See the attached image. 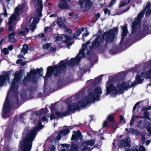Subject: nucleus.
<instances>
[{
    "label": "nucleus",
    "mask_w": 151,
    "mask_h": 151,
    "mask_svg": "<svg viewBox=\"0 0 151 151\" xmlns=\"http://www.w3.org/2000/svg\"><path fill=\"white\" fill-rule=\"evenodd\" d=\"M102 93V89L100 87H94L89 93L88 96L83 97L75 102L73 101L72 104H69L67 107L68 111L65 113L59 112L55 109H51L52 114L50 116V120L65 116L69 114L70 112H73L76 110L84 107L89 103L94 102L96 100L99 101V97Z\"/></svg>",
    "instance_id": "nucleus-1"
},
{
    "label": "nucleus",
    "mask_w": 151,
    "mask_h": 151,
    "mask_svg": "<svg viewBox=\"0 0 151 151\" xmlns=\"http://www.w3.org/2000/svg\"><path fill=\"white\" fill-rule=\"evenodd\" d=\"M117 28H115L114 29H111L108 32L104 33L101 36L100 33H98L97 35L93 36L90 40H94L93 42L90 43L87 42L86 43V44H83L82 48L75 57L76 61L73 63H69V65L72 66L75 63H78L81 58L86 56L85 55H88L89 53V51L93 47H99L104 40L107 42L112 41L115 36L117 35Z\"/></svg>",
    "instance_id": "nucleus-2"
},
{
    "label": "nucleus",
    "mask_w": 151,
    "mask_h": 151,
    "mask_svg": "<svg viewBox=\"0 0 151 151\" xmlns=\"http://www.w3.org/2000/svg\"><path fill=\"white\" fill-rule=\"evenodd\" d=\"M151 77V69L146 72H143L139 76H136L135 81L132 83L130 81L128 82H121L118 84L116 88L111 83V82L109 80L106 84V95L110 93L112 96H114L117 94L122 93L124 90H126L130 87L133 86L137 84L141 83L144 80V78H148Z\"/></svg>",
    "instance_id": "nucleus-3"
},
{
    "label": "nucleus",
    "mask_w": 151,
    "mask_h": 151,
    "mask_svg": "<svg viewBox=\"0 0 151 151\" xmlns=\"http://www.w3.org/2000/svg\"><path fill=\"white\" fill-rule=\"evenodd\" d=\"M24 73V70L22 69L16 72L14 78L12 82L10 90L8 92V95L4 105L2 116L4 119L9 116V112L11 105L9 102L8 99L9 97V96L12 93L13 94L14 96V99H13L15 101V103L14 104V105L15 106L14 107L17 108L18 107V96L17 91L19 86L20 83L21 82L20 77L21 76H22Z\"/></svg>",
    "instance_id": "nucleus-4"
},
{
    "label": "nucleus",
    "mask_w": 151,
    "mask_h": 151,
    "mask_svg": "<svg viewBox=\"0 0 151 151\" xmlns=\"http://www.w3.org/2000/svg\"><path fill=\"white\" fill-rule=\"evenodd\" d=\"M42 1L40 0H38V1L35 0L34 5L36 8L35 12L36 18H32L30 20L26 21L22 26L17 31L18 35L21 36H25L29 32V29L28 27L29 25V29L31 30L35 29L36 24L39 22V17H42Z\"/></svg>",
    "instance_id": "nucleus-5"
},
{
    "label": "nucleus",
    "mask_w": 151,
    "mask_h": 151,
    "mask_svg": "<svg viewBox=\"0 0 151 151\" xmlns=\"http://www.w3.org/2000/svg\"><path fill=\"white\" fill-rule=\"evenodd\" d=\"M43 128V126L41 124L40 121L38 123V126L32 128L29 130L26 129L23 133V135H26V137L23 139L20 143V147L22 151H30L32 146V142L35 138L37 133L39 130Z\"/></svg>",
    "instance_id": "nucleus-6"
},
{
    "label": "nucleus",
    "mask_w": 151,
    "mask_h": 151,
    "mask_svg": "<svg viewBox=\"0 0 151 151\" xmlns=\"http://www.w3.org/2000/svg\"><path fill=\"white\" fill-rule=\"evenodd\" d=\"M76 58H72L69 61H67L66 60H61L60 63L57 65L53 67L49 66L47 68V71L45 77H44L45 80V83H46L47 78L51 76L52 74L56 76L60 73L62 71L65 70L67 64L71 66H73L75 64L78 63H75L73 65H70L69 63H73L76 60ZM45 85V84H44Z\"/></svg>",
    "instance_id": "nucleus-7"
},
{
    "label": "nucleus",
    "mask_w": 151,
    "mask_h": 151,
    "mask_svg": "<svg viewBox=\"0 0 151 151\" xmlns=\"http://www.w3.org/2000/svg\"><path fill=\"white\" fill-rule=\"evenodd\" d=\"M26 6L25 4L19 5L16 7L14 12L12 14L9 19L8 24L9 25V30L11 31L15 28V22L17 20L18 16L22 12V10Z\"/></svg>",
    "instance_id": "nucleus-8"
},
{
    "label": "nucleus",
    "mask_w": 151,
    "mask_h": 151,
    "mask_svg": "<svg viewBox=\"0 0 151 151\" xmlns=\"http://www.w3.org/2000/svg\"><path fill=\"white\" fill-rule=\"evenodd\" d=\"M94 143V140L91 139L83 141L80 147H78L76 145L73 144L70 151H90V148L88 146H92Z\"/></svg>",
    "instance_id": "nucleus-9"
},
{
    "label": "nucleus",
    "mask_w": 151,
    "mask_h": 151,
    "mask_svg": "<svg viewBox=\"0 0 151 151\" xmlns=\"http://www.w3.org/2000/svg\"><path fill=\"white\" fill-rule=\"evenodd\" d=\"M43 68H40L36 70L32 69L29 73H28L27 77H25L23 80V84L25 85L27 82L31 80L33 82H36L37 81L38 77L37 75L42 76V72L43 71Z\"/></svg>",
    "instance_id": "nucleus-10"
},
{
    "label": "nucleus",
    "mask_w": 151,
    "mask_h": 151,
    "mask_svg": "<svg viewBox=\"0 0 151 151\" xmlns=\"http://www.w3.org/2000/svg\"><path fill=\"white\" fill-rule=\"evenodd\" d=\"M145 12L144 11L140 13L138 15L137 19L134 21L132 26V33L134 34L135 32L136 29L139 28L140 24L141 19L143 17Z\"/></svg>",
    "instance_id": "nucleus-11"
},
{
    "label": "nucleus",
    "mask_w": 151,
    "mask_h": 151,
    "mask_svg": "<svg viewBox=\"0 0 151 151\" xmlns=\"http://www.w3.org/2000/svg\"><path fill=\"white\" fill-rule=\"evenodd\" d=\"M79 3L83 11L89 9L92 6V2L90 0H79Z\"/></svg>",
    "instance_id": "nucleus-12"
},
{
    "label": "nucleus",
    "mask_w": 151,
    "mask_h": 151,
    "mask_svg": "<svg viewBox=\"0 0 151 151\" xmlns=\"http://www.w3.org/2000/svg\"><path fill=\"white\" fill-rule=\"evenodd\" d=\"M66 19L64 17H59L57 18V23L60 28L63 29H65V31L68 32L69 33L72 32V31L69 28L67 27L63 23L66 21Z\"/></svg>",
    "instance_id": "nucleus-13"
},
{
    "label": "nucleus",
    "mask_w": 151,
    "mask_h": 151,
    "mask_svg": "<svg viewBox=\"0 0 151 151\" xmlns=\"http://www.w3.org/2000/svg\"><path fill=\"white\" fill-rule=\"evenodd\" d=\"M9 73L5 72L2 75H0V87L1 86L5 85L7 82L10 83Z\"/></svg>",
    "instance_id": "nucleus-14"
},
{
    "label": "nucleus",
    "mask_w": 151,
    "mask_h": 151,
    "mask_svg": "<svg viewBox=\"0 0 151 151\" xmlns=\"http://www.w3.org/2000/svg\"><path fill=\"white\" fill-rule=\"evenodd\" d=\"M63 40V41L65 43H67L68 41L71 40V38L67 35H60L56 37L55 40L58 41L61 40Z\"/></svg>",
    "instance_id": "nucleus-15"
},
{
    "label": "nucleus",
    "mask_w": 151,
    "mask_h": 151,
    "mask_svg": "<svg viewBox=\"0 0 151 151\" xmlns=\"http://www.w3.org/2000/svg\"><path fill=\"white\" fill-rule=\"evenodd\" d=\"M146 123L143 124L142 122L140 121L138 122L137 127L138 128L141 129L143 128L144 127H146L147 129L149 134L150 135H151V124H150L149 126L146 127L145 126Z\"/></svg>",
    "instance_id": "nucleus-16"
},
{
    "label": "nucleus",
    "mask_w": 151,
    "mask_h": 151,
    "mask_svg": "<svg viewBox=\"0 0 151 151\" xmlns=\"http://www.w3.org/2000/svg\"><path fill=\"white\" fill-rule=\"evenodd\" d=\"M70 132V130L68 128H67L65 130H63L61 131L59 133V134L58 136L56 139H55V143L57 144V140L58 141V140H59L61 137V135H65L67 134L68 133Z\"/></svg>",
    "instance_id": "nucleus-17"
},
{
    "label": "nucleus",
    "mask_w": 151,
    "mask_h": 151,
    "mask_svg": "<svg viewBox=\"0 0 151 151\" xmlns=\"http://www.w3.org/2000/svg\"><path fill=\"white\" fill-rule=\"evenodd\" d=\"M82 138V137L81 136V133L79 131H77L76 132L74 131L72 137V140H77L78 139L81 140Z\"/></svg>",
    "instance_id": "nucleus-18"
},
{
    "label": "nucleus",
    "mask_w": 151,
    "mask_h": 151,
    "mask_svg": "<svg viewBox=\"0 0 151 151\" xmlns=\"http://www.w3.org/2000/svg\"><path fill=\"white\" fill-rule=\"evenodd\" d=\"M129 138H127L125 139H123L119 142L118 145L120 147L128 146L129 145Z\"/></svg>",
    "instance_id": "nucleus-19"
},
{
    "label": "nucleus",
    "mask_w": 151,
    "mask_h": 151,
    "mask_svg": "<svg viewBox=\"0 0 151 151\" xmlns=\"http://www.w3.org/2000/svg\"><path fill=\"white\" fill-rule=\"evenodd\" d=\"M58 6L61 9H67L69 8V6L66 1L64 0H60Z\"/></svg>",
    "instance_id": "nucleus-20"
},
{
    "label": "nucleus",
    "mask_w": 151,
    "mask_h": 151,
    "mask_svg": "<svg viewBox=\"0 0 151 151\" xmlns=\"http://www.w3.org/2000/svg\"><path fill=\"white\" fill-rule=\"evenodd\" d=\"M127 28V25H124L122 27V40L121 42V43L124 40V37L127 35V34L128 33Z\"/></svg>",
    "instance_id": "nucleus-21"
},
{
    "label": "nucleus",
    "mask_w": 151,
    "mask_h": 151,
    "mask_svg": "<svg viewBox=\"0 0 151 151\" xmlns=\"http://www.w3.org/2000/svg\"><path fill=\"white\" fill-rule=\"evenodd\" d=\"M15 33L13 32L9 34V41L10 42H14L17 40L16 37L15 36Z\"/></svg>",
    "instance_id": "nucleus-22"
},
{
    "label": "nucleus",
    "mask_w": 151,
    "mask_h": 151,
    "mask_svg": "<svg viewBox=\"0 0 151 151\" xmlns=\"http://www.w3.org/2000/svg\"><path fill=\"white\" fill-rule=\"evenodd\" d=\"M126 151H146L145 148L142 146H140L138 150L136 148H134L130 149H127Z\"/></svg>",
    "instance_id": "nucleus-23"
},
{
    "label": "nucleus",
    "mask_w": 151,
    "mask_h": 151,
    "mask_svg": "<svg viewBox=\"0 0 151 151\" xmlns=\"http://www.w3.org/2000/svg\"><path fill=\"white\" fill-rule=\"evenodd\" d=\"M84 29L83 27L81 29H79L74 33L73 37L76 38H77L79 35L81 33V32L84 31Z\"/></svg>",
    "instance_id": "nucleus-24"
},
{
    "label": "nucleus",
    "mask_w": 151,
    "mask_h": 151,
    "mask_svg": "<svg viewBox=\"0 0 151 151\" xmlns=\"http://www.w3.org/2000/svg\"><path fill=\"white\" fill-rule=\"evenodd\" d=\"M69 147V145L67 144H61L58 147L59 149V148H62V149L60 151H65L67 150Z\"/></svg>",
    "instance_id": "nucleus-25"
},
{
    "label": "nucleus",
    "mask_w": 151,
    "mask_h": 151,
    "mask_svg": "<svg viewBox=\"0 0 151 151\" xmlns=\"http://www.w3.org/2000/svg\"><path fill=\"white\" fill-rule=\"evenodd\" d=\"M151 5L150 4H148L146 5L145 10L147 11L146 14L148 15L151 14V7H150Z\"/></svg>",
    "instance_id": "nucleus-26"
},
{
    "label": "nucleus",
    "mask_w": 151,
    "mask_h": 151,
    "mask_svg": "<svg viewBox=\"0 0 151 151\" xmlns=\"http://www.w3.org/2000/svg\"><path fill=\"white\" fill-rule=\"evenodd\" d=\"M28 47L27 45H24L23 46V48L21 51V53L22 55H24L28 51Z\"/></svg>",
    "instance_id": "nucleus-27"
},
{
    "label": "nucleus",
    "mask_w": 151,
    "mask_h": 151,
    "mask_svg": "<svg viewBox=\"0 0 151 151\" xmlns=\"http://www.w3.org/2000/svg\"><path fill=\"white\" fill-rule=\"evenodd\" d=\"M131 0H128L127 1L125 2L122 1H121L120 3V4L119 6V7H123L127 4Z\"/></svg>",
    "instance_id": "nucleus-28"
},
{
    "label": "nucleus",
    "mask_w": 151,
    "mask_h": 151,
    "mask_svg": "<svg viewBox=\"0 0 151 151\" xmlns=\"http://www.w3.org/2000/svg\"><path fill=\"white\" fill-rule=\"evenodd\" d=\"M119 118L120 120V123L121 124H123L125 123L124 118L123 116L120 115L119 116Z\"/></svg>",
    "instance_id": "nucleus-29"
},
{
    "label": "nucleus",
    "mask_w": 151,
    "mask_h": 151,
    "mask_svg": "<svg viewBox=\"0 0 151 151\" xmlns=\"http://www.w3.org/2000/svg\"><path fill=\"white\" fill-rule=\"evenodd\" d=\"M22 59H19L17 61V64H19L20 63H21V65L22 66H24L26 64V62L24 61L22 62Z\"/></svg>",
    "instance_id": "nucleus-30"
},
{
    "label": "nucleus",
    "mask_w": 151,
    "mask_h": 151,
    "mask_svg": "<svg viewBox=\"0 0 151 151\" xmlns=\"http://www.w3.org/2000/svg\"><path fill=\"white\" fill-rule=\"evenodd\" d=\"M137 116H133L132 117V119H131V122H130V125L131 126H132L134 124V121L135 118H137Z\"/></svg>",
    "instance_id": "nucleus-31"
},
{
    "label": "nucleus",
    "mask_w": 151,
    "mask_h": 151,
    "mask_svg": "<svg viewBox=\"0 0 151 151\" xmlns=\"http://www.w3.org/2000/svg\"><path fill=\"white\" fill-rule=\"evenodd\" d=\"M101 76H98L95 80V83L98 84L101 81Z\"/></svg>",
    "instance_id": "nucleus-32"
},
{
    "label": "nucleus",
    "mask_w": 151,
    "mask_h": 151,
    "mask_svg": "<svg viewBox=\"0 0 151 151\" xmlns=\"http://www.w3.org/2000/svg\"><path fill=\"white\" fill-rule=\"evenodd\" d=\"M50 46V44L49 43H46L43 45V48L44 49H47Z\"/></svg>",
    "instance_id": "nucleus-33"
},
{
    "label": "nucleus",
    "mask_w": 151,
    "mask_h": 151,
    "mask_svg": "<svg viewBox=\"0 0 151 151\" xmlns=\"http://www.w3.org/2000/svg\"><path fill=\"white\" fill-rule=\"evenodd\" d=\"M111 127L114 129H116L118 127L117 124L115 122L113 123Z\"/></svg>",
    "instance_id": "nucleus-34"
},
{
    "label": "nucleus",
    "mask_w": 151,
    "mask_h": 151,
    "mask_svg": "<svg viewBox=\"0 0 151 151\" xmlns=\"http://www.w3.org/2000/svg\"><path fill=\"white\" fill-rule=\"evenodd\" d=\"M2 52L5 55L8 54L9 53L7 49L6 48L3 49L2 50Z\"/></svg>",
    "instance_id": "nucleus-35"
},
{
    "label": "nucleus",
    "mask_w": 151,
    "mask_h": 151,
    "mask_svg": "<svg viewBox=\"0 0 151 151\" xmlns=\"http://www.w3.org/2000/svg\"><path fill=\"white\" fill-rule=\"evenodd\" d=\"M104 12L105 14H107L109 15L110 14V11L107 9H104Z\"/></svg>",
    "instance_id": "nucleus-36"
},
{
    "label": "nucleus",
    "mask_w": 151,
    "mask_h": 151,
    "mask_svg": "<svg viewBox=\"0 0 151 151\" xmlns=\"http://www.w3.org/2000/svg\"><path fill=\"white\" fill-rule=\"evenodd\" d=\"M107 119L110 121L112 122L113 121L114 118L113 116L111 115H109L108 116Z\"/></svg>",
    "instance_id": "nucleus-37"
},
{
    "label": "nucleus",
    "mask_w": 151,
    "mask_h": 151,
    "mask_svg": "<svg viewBox=\"0 0 151 151\" xmlns=\"http://www.w3.org/2000/svg\"><path fill=\"white\" fill-rule=\"evenodd\" d=\"M129 132H133V133L137 134L138 131L136 129H131L129 130Z\"/></svg>",
    "instance_id": "nucleus-38"
},
{
    "label": "nucleus",
    "mask_w": 151,
    "mask_h": 151,
    "mask_svg": "<svg viewBox=\"0 0 151 151\" xmlns=\"http://www.w3.org/2000/svg\"><path fill=\"white\" fill-rule=\"evenodd\" d=\"M3 9L4 10V17H6L7 16L8 14L6 12V8L5 7H3Z\"/></svg>",
    "instance_id": "nucleus-39"
},
{
    "label": "nucleus",
    "mask_w": 151,
    "mask_h": 151,
    "mask_svg": "<svg viewBox=\"0 0 151 151\" xmlns=\"http://www.w3.org/2000/svg\"><path fill=\"white\" fill-rule=\"evenodd\" d=\"M55 147L54 145H52L50 147V151H55Z\"/></svg>",
    "instance_id": "nucleus-40"
},
{
    "label": "nucleus",
    "mask_w": 151,
    "mask_h": 151,
    "mask_svg": "<svg viewBox=\"0 0 151 151\" xmlns=\"http://www.w3.org/2000/svg\"><path fill=\"white\" fill-rule=\"evenodd\" d=\"M148 115L149 114L146 111L144 112V116L145 117L147 118L148 117Z\"/></svg>",
    "instance_id": "nucleus-41"
},
{
    "label": "nucleus",
    "mask_w": 151,
    "mask_h": 151,
    "mask_svg": "<svg viewBox=\"0 0 151 151\" xmlns=\"http://www.w3.org/2000/svg\"><path fill=\"white\" fill-rule=\"evenodd\" d=\"M109 123V122L107 121H104L103 124V127H105Z\"/></svg>",
    "instance_id": "nucleus-42"
},
{
    "label": "nucleus",
    "mask_w": 151,
    "mask_h": 151,
    "mask_svg": "<svg viewBox=\"0 0 151 151\" xmlns=\"http://www.w3.org/2000/svg\"><path fill=\"white\" fill-rule=\"evenodd\" d=\"M47 119L45 116H43L42 117V122H43L45 121H47Z\"/></svg>",
    "instance_id": "nucleus-43"
},
{
    "label": "nucleus",
    "mask_w": 151,
    "mask_h": 151,
    "mask_svg": "<svg viewBox=\"0 0 151 151\" xmlns=\"http://www.w3.org/2000/svg\"><path fill=\"white\" fill-rule=\"evenodd\" d=\"M139 104V102L135 104V105H134V106L133 108V112L136 109V107L137 106H138Z\"/></svg>",
    "instance_id": "nucleus-44"
},
{
    "label": "nucleus",
    "mask_w": 151,
    "mask_h": 151,
    "mask_svg": "<svg viewBox=\"0 0 151 151\" xmlns=\"http://www.w3.org/2000/svg\"><path fill=\"white\" fill-rule=\"evenodd\" d=\"M130 8V7H128L127 9H126L125 10L122 11L121 12V14H118L120 15L121 14L123 13L124 12H126Z\"/></svg>",
    "instance_id": "nucleus-45"
},
{
    "label": "nucleus",
    "mask_w": 151,
    "mask_h": 151,
    "mask_svg": "<svg viewBox=\"0 0 151 151\" xmlns=\"http://www.w3.org/2000/svg\"><path fill=\"white\" fill-rule=\"evenodd\" d=\"M114 1L113 0H112L109 3V6H112L114 3Z\"/></svg>",
    "instance_id": "nucleus-46"
},
{
    "label": "nucleus",
    "mask_w": 151,
    "mask_h": 151,
    "mask_svg": "<svg viewBox=\"0 0 151 151\" xmlns=\"http://www.w3.org/2000/svg\"><path fill=\"white\" fill-rule=\"evenodd\" d=\"M141 140L142 141V144H144L145 142V137L143 136L142 137V138Z\"/></svg>",
    "instance_id": "nucleus-47"
},
{
    "label": "nucleus",
    "mask_w": 151,
    "mask_h": 151,
    "mask_svg": "<svg viewBox=\"0 0 151 151\" xmlns=\"http://www.w3.org/2000/svg\"><path fill=\"white\" fill-rule=\"evenodd\" d=\"M13 48V46L12 45H9L8 47V49L10 50H12Z\"/></svg>",
    "instance_id": "nucleus-48"
},
{
    "label": "nucleus",
    "mask_w": 151,
    "mask_h": 151,
    "mask_svg": "<svg viewBox=\"0 0 151 151\" xmlns=\"http://www.w3.org/2000/svg\"><path fill=\"white\" fill-rule=\"evenodd\" d=\"M69 15L70 16L73 17L74 16V13L72 12L69 14Z\"/></svg>",
    "instance_id": "nucleus-49"
},
{
    "label": "nucleus",
    "mask_w": 151,
    "mask_h": 151,
    "mask_svg": "<svg viewBox=\"0 0 151 151\" xmlns=\"http://www.w3.org/2000/svg\"><path fill=\"white\" fill-rule=\"evenodd\" d=\"M151 109V106H149L148 108H143V110H148V109Z\"/></svg>",
    "instance_id": "nucleus-50"
},
{
    "label": "nucleus",
    "mask_w": 151,
    "mask_h": 151,
    "mask_svg": "<svg viewBox=\"0 0 151 151\" xmlns=\"http://www.w3.org/2000/svg\"><path fill=\"white\" fill-rule=\"evenodd\" d=\"M50 28V27H46L45 28V31L46 32V31H47L48 30V29Z\"/></svg>",
    "instance_id": "nucleus-51"
},
{
    "label": "nucleus",
    "mask_w": 151,
    "mask_h": 151,
    "mask_svg": "<svg viewBox=\"0 0 151 151\" xmlns=\"http://www.w3.org/2000/svg\"><path fill=\"white\" fill-rule=\"evenodd\" d=\"M56 50V48L54 47H51L50 49V50L51 51H55Z\"/></svg>",
    "instance_id": "nucleus-52"
},
{
    "label": "nucleus",
    "mask_w": 151,
    "mask_h": 151,
    "mask_svg": "<svg viewBox=\"0 0 151 151\" xmlns=\"http://www.w3.org/2000/svg\"><path fill=\"white\" fill-rule=\"evenodd\" d=\"M89 35V32H86V33H85V34L84 35V34H83V36L84 35L85 36V37H86V36H88Z\"/></svg>",
    "instance_id": "nucleus-53"
},
{
    "label": "nucleus",
    "mask_w": 151,
    "mask_h": 151,
    "mask_svg": "<svg viewBox=\"0 0 151 151\" xmlns=\"http://www.w3.org/2000/svg\"><path fill=\"white\" fill-rule=\"evenodd\" d=\"M150 142V140H147L146 143V145H148V144Z\"/></svg>",
    "instance_id": "nucleus-54"
},
{
    "label": "nucleus",
    "mask_w": 151,
    "mask_h": 151,
    "mask_svg": "<svg viewBox=\"0 0 151 151\" xmlns=\"http://www.w3.org/2000/svg\"><path fill=\"white\" fill-rule=\"evenodd\" d=\"M100 14L99 13H97L96 15V17H100Z\"/></svg>",
    "instance_id": "nucleus-55"
},
{
    "label": "nucleus",
    "mask_w": 151,
    "mask_h": 151,
    "mask_svg": "<svg viewBox=\"0 0 151 151\" xmlns=\"http://www.w3.org/2000/svg\"><path fill=\"white\" fill-rule=\"evenodd\" d=\"M55 25V23L54 22L51 25V27H54Z\"/></svg>",
    "instance_id": "nucleus-56"
},
{
    "label": "nucleus",
    "mask_w": 151,
    "mask_h": 151,
    "mask_svg": "<svg viewBox=\"0 0 151 151\" xmlns=\"http://www.w3.org/2000/svg\"><path fill=\"white\" fill-rule=\"evenodd\" d=\"M55 16H56V15L55 14H52L51 15L50 17H53Z\"/></svg>",
    "instance_id": "nucleus-57"
},
{
    "label": "nucleus",
    "mask_w": 151,
    "mask_h": 151,
    "mask_svg": "<svg viewBox=\"0 0 151 151\" xmlns=\"http://www.w3.org/2000/svg\"><path fill=\"white\" fill-rule=\"evenodd\" d=\"M3 31V28H1L0 29V32H2Z\"/></svg>",
    "instance_id": "nucleus-58"
},
{
    "label": "nucleus",
    "mask_w": 151,
    "mask_h": 151,
    "mask_svg": "<svg viewBox=\"0 0 151 151\" xmlns=\"http://www.w3.org/2000/svg\"><path fill=\"white\" fill-rule=\"evenodd\" d=\"M149 65H151V60L149 62Z\"/></svg>",
    "instance_id": "nucleus-59"
},
{
    "label": "nucleus",
    "mask_w": 151,
    "mask_h": 151,
    "mask_svg": "<svg viewBox=\"0 0 151 151\" xmlns=\"http://www.w3.org/2000/svg\"><path fill=\"white\" fill-rule=\"evenodd\" d=\"M33 49H34V48L33 47H32L30 48V50H33Z\"/></svg>",
    "instance_id": "nucleus-60"
},
{
    "label": "nucleus",
    "mask_w": 151,
    "mask_h": 151,
    "mask_svg": "<svg viewBox=\"0 0 151 151\" xmlns=\"http://www.w3.org/2000/svg\"><path fill=\"white\" fill-rule=\"evenodd\" d=\"M42 37H43L44 36V35L43 34H42Z\"/></svg>",
    "instance_id": "nucleus-61"
},
{
    "label": "nucleus",
    "mask_w": 151,
    "mask_h": 151,
    "mask_svg": "<svg viewBox=\"0 0 151 151\" xmlns=\"http://www.w3.org/2000/svg\"><path fill=\"white\" fill-rule=\"evenodd\" d=\"M2 22V20L0 19V23H1Z\"/></svg>",
    "instance_id": "nucleus-62"
},
{
    "label": "nucleus",
    "mask_w": 151,
    "mask_h": 151,
    "mask_svg": "<svg viewBox=\"0 0 151 151\" xmlns=\"http://www.w3.org/2000/svg\"><path fill=\"white\" fill-rule=\"evenodd\" d=\"M47 110V109H42V110Z\"/></svg>",
    "instance_id": "nucleus-63"
},
{
    "label": "nucleus",
    "mask_w": 151,
    "mask_h": 151,
    "mask_svg": "<svg viewBox=\"0 0 151 151\" xmlns=\"http://www.w3.org/2000/svg\"><path fill=\"white\" fill-rule=\"evenodd\" d=\"M69 44H70V45H71L72 44V43H70V42H69Z\"/></svg>",
    "instance_id": "nucleus-64"
}]
</instances>
